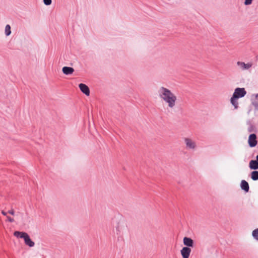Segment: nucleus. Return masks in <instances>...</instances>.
I'll list each match as a JSON object with an SVG mask.
<instances>
[{
    "label": "nucleus",
    "mask_w": 258,
    "mask_h": 258,
    "mask_svg": "<svg viewBox=\"0 0 258 258\" xmlns=\"http://www.w3.org/2000/svg\"><path fill=\"white\" fill-rule=\"evenodd\" d=\"M79 87L81 91L84 93L86 95L89 96L90 94V90L89 87L85 84L81 83L79 84Z\"/></svg>",
    "instance_id": "nucleus-7"
},
{
    "label": "nucleus",
    "mask_w": 258,
    "mask_h": 258,
    "mask_svg": "<svg viewBox=\"0 0 258 258\" xmlns=\"http://www.w3.org/2000/svg\"><path fill=\"white\" fill-rule=\"evenodd\" d=\"M184 141L187 148L190 149H194L196 148V143L191 139L185 138Z\"/></svg>",
    "instance_id": "nucleus-8"
},
{
    "label": "nucleus",
    "mask_w": 258,
    "mask_h": 258,
    "mask_svg": "<svg viewBox=\"0 0 258 258\" xmlns=\"http://www.w3.org/2000/svg\"><path fill=\"white\" fill-rule=\"evenodd\" d=\"M114 220V222H116L115 224L113 223L115 228L114 232L117 236L120 237L122 235L124 230L125 229V224L121 217L115 218Z\"/></svg>",
    "instance_id": "nucleus-2"
},
{
    "label": "nucleus",
    "mask_w": 258,
    "mask_h": 258,
    "mask_svg": "<svg viewBox=\"0 0 258 258\" xmlns=\"http://www.w3.org/2000/svg\"><path fill=\"white\" fill-rule=\"evenodd\" d=\"M25 243L30 247H33L34 246V242L30 239L29 235L27 234L25 235L24 238Z\"/></svg>",
    "instance_id": "nucleus-10"
},
{
    "label": "nucleus",
    "mask_w": 258,
    "mask_h": 258,
    "mask_svg": "<svg viewBox=\"0 0 258 258\" xmlns=\"http://www.w3.org/2000/svg\"><path fill=\"white\" fill-rule=\"evenodd\" d=\"M252 236L254 239L258 241V228H256L252 231Z\"/></svg>",
    "instance_id": "nucleus-19"
},
{
    "label": "nucleus",
    "mask_w": 258,
    "mask_h": 258,
    "mask_svg": "<svg viewBox=\"0 0 258 258\" xmlns=\"http://www.w3.org/2000/svg\"><path fill=\"white\" fill-rule=\"evenodd\" d=\"M5 33L7 36H9L11 33V26L10 25H7L5 27Z\"/></svg>",
    "instance_id": "nucleus-18"
},
{
    "label": "nucleus",
    "mask_w": 258,
    "mask_h": 258,
    "mask_svg": "<svg viewBox=\"0 0 258 258\" xmlns=\"http://www.w3.org/2000/svg\"><path fill=\"white\" fill-rule=\"evenodd\" d=\"M159 95L165 102L168 103V106L172 108L175 105L176 97L168 89L161 87L158 91Z\"/></svg>",
    "instance_id": "nucleus-1"
},
{
    "label": "nucleus",
    "mask_w": 258,
    "mask_h": 258,
    "mask_svg": "<svg viewBox=\"0 0 258 258\" xmlns=\"http://www.w3.org/2000/svg\"><path fill=\"white\" fill-rule=\"evenodd\" d=\"M247 124L249 125V126L247 128V131L249 133L255 132H256V128L254 125H253L250 121H247Z\"/></svg>",
    "instance_id": "nucleus-15"
},
{
    "label": "nucleus",
    "mask_w": 258,
    "mask_h": 258,
    "mask_svg": "<svg viewBox=\"0 0 258 258\" xmlns=\"http://www.w3.org/2000/svg\"><path fill=\"white\" fill-rule=\"evenodd\" d=\"M2 214H3V215H4V216H6V215H7V213H6V212H5V211H2Z\"/></svg>",
    "instance_id": "nucleus-25"
},
{
    "label": "nucleus",
    "mask_w": 258,
    "mask_h": 258,
    "mask_svg": "<svg viewBox=\"0 0 258 258\" xmlns=\"http://www.w3.org/2000/svg\"><path fill=\"white\" fill-rule=\"evenodd\" d=\"M253 0H244V4L248 6L252 4Z\"/></svg>",
    "instance_id": "nucleus-20"
},
{
    "label": "nucleus",
    "mask_w": 258,
    "mask_h": 258,
    "mask_svg": "<svg viewBox=\"0 0 258 258\" xmlns=\"http://www.w3.org/2000/svg\"><path fill=\"white\" fill-rule=\"evenodd\" d=\"M252 104L256 107H258V102L257 101L253 102Z\"/></svg>",
    "instance_id": "nucleus-24"
},
{
    "label": "nucleus",
    "mask_w": 258,
    "mask_h": 258,
    "mask_svg": "<svg viewBox=\"0 0 258 258\" xmlns=\"http://www.w3.org/2000/svg\"><path fill=\"white\" fill-rule=\"evenodd\" d=\"M246 94V91L244 88H236L233 94L237 99L244 97Z\"/></svg>",
    "instance_id": "nucleus-3"
},
{
    "label": "nucleus",
    "mask_w": 258,
    "mask_h": 258,
    "mask_svg": "<svg viewBox=\"0 0 258 258\" xmlns=\"http://www.w3.org/2000/svg\"><path fill=\"white\" fill-rule=\"evenodd\" d=\"M237 65L240 67L242 70H247L251 67V64L249 63H245L243 62L238 61Z\"/></svg>",
    "instance_id": "nucleus-13"
},
{
    "label": "nucleus",
    "mask_w": 258,
    "mask_h": 258,
    "mask_svg": "<svg viewBox=\"0 0 258 258\" xmlns=\"http://www.w3.org/2000/svg\"><path fill=\"white\" fill-rule=\"evenodd\" d=\"M8 213H9L12 215H14L15 214V212H14V210H11L8 211Z\"/></svg>",
    "instance_id": "nucleus-23"
},
{
    "label": "nucleus",
    "mask_w": 258,
    "mask_h": 258,
    "mask_svg": "<svg viewBox=\"0 0 258 258\" xmlns=\"http://www.w3.org/2000/svg\"><path fill=\"white\" fill-rule=\"evenodd\" d=\"M248 145L250 147L252 148L256 146L257 141L256 140V135L255 134H251L248 137Z\"/></svg>",
    "instance_id": "nucleus-4"
},
{
    "label": "nucleus",
    "mask_w": 258,
    "mask_h": 258,
    "mask_svg": "<svg viewBox=\"0 0 258 258\" xmlns=\"http://www.w3.org/2000/svg\"><path fill=\"white\" fill-rule=\"evenodd\" d=\"M27 233L24 232H19V231H15L14 233V236L17 237H20L22 238H24L25 235H27Z\"/></svg>",
    "instance_id": "nucleus-16"
},
{
    "label": "nucleus",
    "mask_w": 258,
    "mask_h": 258,
    "mask_svg": "<svg viewBox=\"0 0 258 258\" xmlns=\"http://www.w3.org/2000/svg\"><path fill=\"white\" fill-rule=\"evenodd\" d=\"M256 161L258 162V155L256 156Z\"/></svg>",
    "instance_id": "nucleus-27"
},
{
    "label": "nucleus",
    "mask_w": 258,
    "mask_h": 258,
    "mask_svg": "<svg viewBox=\"0 0 258 258\" xmlns=\"http://www.w3.org/2000/svg\"><path fill=\"white\" fill-rule=\"evenodd\" d=\"M191 249L190 247H183L180 250L182 258H189Z\"/></svg>",
    "instance_id": "nucleus-5"
},
{
    "label": "nucleus",
    "mask_w": 258,
    "mask_h": 258,
    "mask_svg": "<svg viewBox=\"0 0 258 258\" xmlns=\"http://www.w3.org/2000/svg\"><path fill=\"white\" fill-rule=\"evenodd\" d=\"M237 99L235 96L231 97L230 99V102L232 104V105L234 107L235 109H237L238 107V103L237 101Z\"/></svg>",
    "instance_id": "nucleus-14"
},
{
    "label": "nucleus",
    "mask_w": 258,
    "mask_h": 258,
    "mask_svg": "<svg viewBox=\"0 0 258 258\" xmlns=\"http://www.w3.org/2000/svg\"><path fill=\"white\" fill-rule=\"evenodd\" d=\"M44 4L46 6H49L51 4L52 1L51 0H43Z\"/></svg>",
    "instance_id": "nucleus-21"
},
{
    "label": "nucleus",
    "mask_w": 258,
    "mask_h": 258,
    "mask_svg": "<svg viewBox=\"0 0 258 258\" xmlns=\"http://www.w3.org/2000/svg\"><path fill=\"white\" fill-rule=\"evenodd\" d=\"M7 217L8 220L9 222H14V219H13V218H11V217H9V216H7Z\"/></svg>",
    "instance_id": "nucleus-22"
},
{
    "label": "nucleus",
    "mask_w": 258,
    "mask_h": 258,
    "mask_svg": "<svg viewBox=\"0 0 258 258\" xmlns=\"http://www.w3.org/2000/svg\"><path fill=\"white\" fill-rule=\"evenodd\" d=\"M62 71L66 75H69L73 73L74 69L69 67H64L62 68Z\"/></svg>",
    "instance_id": "nucleus-11"
},
{
    "label": "nucleus",
    "mask_w": 258,
    "mask_h": 258,
    "mask_svg": "<svg viewBox=\"0 0 258 258\" xmlns=\"http://www.w3.org/2000/svg\"><path fill=\"white\" fill-rule=\"evenodd\" d=\"M251 178L254 180L256 181L258 180V171L254 170L251 172L250 173Z\"/></svg>",
    "instance_id": "nucleus-17"
},
{
    "label": "nucleus",
    "mask_w": 258,
    "mask_h": 258,
    "mask_svg": "<svg viewBox=\"0 0 258 258\" xmlns=\"http://www.w3.org/2000/svg\"><path fill=\"white\" fill-rule=\"evenodd\" d=\"M255 98L256 99H258V93L257 94H256Z\"/></svg>",
    "instance_id": "nucleus-26"
},
{
    "label": "nucleus",
    "mask_w": 258,
    "mask_h": 258,
    "mask_svg": "<svg viewBox=\"0 0 258 258\" xmlns=\"http://www.w3.org/2000/svg\"><path fill=\"white\" fill-rule=\"evenodd\" d=\"M249 167L252 170L258 169V162L256 160H251L249 163Z\"/></svg>",
    "instance_id": "nucleus-12"
},
{
    "label": "nucleus",
    "mask_w": 258,
    "mask_h": 258,
    "mask_svg": "<svg viewBox=\"0 0 258 258\" xmlns=\"http://www.w3.org/2000/svg\"><path fill=\"white\" fill-rule=\"evenodd\" d=\"M183 242L185 247H192L194 245V240L190 237H184L183 239Z\"/></svg>",
    "instance_id": "nucleus-6"
},
{
    "label": "nucleus",
    "mask_w": 258,
    "mask_h": 258,
    "mask_svg": "<svg viewBox=\"0 0 258 258\" xmlns=\"http://www.w3.org/2000/svg\"><path fill=\"white\" fill-rule=\"evenodd\" d=\"M240 187L245 192H248L249 190V186L248 183L245 180H242L240 183Z\"/></svg>",
    "instance_id": "nucleus-9"
}]
</instances>
